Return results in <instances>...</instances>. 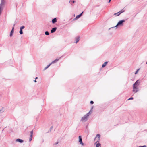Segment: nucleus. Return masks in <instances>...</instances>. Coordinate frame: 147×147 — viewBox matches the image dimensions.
<instances>
[{
    "instance_id": "f8f14e48",
    "label": "nucleus",
    "mask_w": 147,
    "mask_h": 147,
    "mask_svg": "<svg viewBox=\"0 0 147 147\" xmlns=\"http://www.w3.org/2000/svg\"><path fill=\"white\" fill-rule=\"evenodd\" d=\"M14 28L12 27V30H11V31L10 32V37L12 36V35H13V32H14Z\"/></svg>"
},
{
    "instance_id": "a878e982",
    "label": "nucleus",
    "mask_w": 147,
    "mask_h": 147,
    "mask_svg": "<svg viewBox=\"0 0 147 147\" xmlns=\"http://www.w3.org/2000/svg\"><path fill=\"white\" fill-rule=\"evenodd\" d=\"M93 106L92 107L91 109L90 110H91V111L90 112L91 113H92V110L93 109Z\"/></svg>"
},
{
    "instance_id": "9b49d317",
    "label": "nucleus",
    "mask_w": 147,
    "mask_h": 147,
    "mask_svg": "<svg viewBox=\"0 0 147 147\" xmlns=\"http://www.w3.org/2000/svg\"><path fill=\"white\" fill-rule=\"evenodd\" d=\"M57 28L56 27H54L52 28L51 30V33H53L55 32Z\"/></svg>"
},
{
    "instance_id": "412c9836",
    "label": "nucleus",
    "mask_w": 147,
    "mask_h": 147,
    "mask_svg": "<svg viewBox=\"0 0 147 147\" xmlns=\"http://www.w3.org/2000/svg\"><path fill=\"white\" fill-rule=\"evenodd\" d=\"M75 2V1L74 0H70L69 1V2L71 3V4H72L71 3L72 2V3H74Z\"/></svg>"
},
{
    "instance_id": "ddd939ff",
    "label": "nucleus",
    "mask_w": 147,
    "mask_h": 147,
    "mask_svg": "<svg viewBox=\"0 0 147 147\" xmlns=\"http://www.w3.org/2000/svg\"><path fill=\"white\" fill-rule=\"evenodd\" d=\"M57 21V19L56 18H54L52 19V22L53 24L55 23Z\"/></svg>"
},
{
    "instance_id": "c85d7f7f",
    "label": "nucleus",
    "mask_w": 147,
    "mask_h": 147,
    "mask_svg": "<svg viewBox=\"0 0 147 147\" xmlns=\"http://www.w3.org/2000/svg\"><path fill=\"white\" fill-rule=\"evenodd\" d=\"M146 145H144V146H142V147H146Z\"/></svg>"
},
{
    "instance_id": "4c0bfd02",
    "label": "nucleus",
    "mask_w": 147,
    "mask_h": 147,
    "mask_svg": "<svg viewBox=\"0 0 147 147\" xmlns=\"http://www.w3.org/2000/svg\"><path fill=\"white\" fill-rule=\"evenodd\" d=\"M1 111V110H0V111Z\"/></svg>"
},
{
    "instance_id": "aec40b11",
    "label": "nucleus",
    "mask_w": 147,
    "mask_h": 147,
    "mask_svg": "<svg viewBox=\"0 0 147 147\" xmlns=\"http://www.w3.org/2000/svg\"><path fill=\"white\" fill-rule=\"evenodd\" d=\"M24 28L25 26H22L20 27V29L22 30V29Z\"/></svg>"
},
{
    "instance_id": "bb28decb",
    "label": "nucleus",
    "mask_w": 147,
    "mask_h": 147,
    "mask_svg": "<svg viewBox=\"0 0 147 147\" xmlns=\"http://www.w3.org/2000/svg\"><path fill=\"white\" fill-rule=\"evenodd\" d=\"M58 141H57V142H56L54 144L55 145H56L57 144H58Z\"/></svg>"
},
{
    "instance_id": "c9c22d12",
    "label": "nucleus",
    "mask_w": 147,
    "mask_h": 147,
    "mask_svg": "<svg viewBox=\"0 0 147 147\" xmlns=\"http://www.w3.org/2000/svg\"><path fill=\"white\" fill-rule=\"evenodd\" d=\"M38 118H36V121H38Z\"/></svg>"
},
{
    "instance_id": "2eb2a0df",
    "label": "nucleus",
    "mask_w": 147,
    "mask_h": 147,
    "mask_svg": "<svg viewBox=\"0 0 147 147\" xmlns=\"http://www.w3.org/2000/svg\"><path fill=\"white\" fill-rule=\"evenodd\" d=\"M108 62L107 61H106L102 65V67L103 68L107 64Z\"/></svg>"
},
{
    "instance_id": "4468645a",
    "label": "nucleus",
    "mask_w": 147,
    "mask_h": 147,
    "mask_svg": "<svg viewBox=\"0 0 147 147\" xmlns=\"http://www.w3.org/2000/svg\"><path fill=\"white\" fill-rule=\"evenodd\" d=\"M76 43H78L80 40V37L79 36H78L76 38Z\"/></svg>"
},
{
    "instance_id": "0eeeda50",
    "label": "nucleus",
    "mask_w": 147,
    "mask_h": 147,
    "mask_svg": "<svg viewBox=\"0 0 147 147\" xmlns=\"http://www.w3.org/2000/svg\"><path fill=\"white\" fill-rule=\"evenodd\" d=\"M125 11L124 10H121L120 11H119L117 13H115L114 15H116L117 16H119L120 14H121L122 13L124 12Z\"/></svg>"
},
{
    "instance_id": "9d476101",
    "label": "nucleus",
    "mask_w": 147,
    "mask_h": 147,
    "mask_svg": "<svg viewBox=\"0 0 147 147\" xmlns=\"http://www.w3.org/2000/svg\"><path fill=\"white\" fill-rule=\"evenodd\" d=\"M16 141L17 142H18L19 143H22L23 142L24 140L22 139L18 138L16 139Z\"/></svg>"
},
{
    "instance_id": "f704fd0d",
    "label": "nucleus",
    "mask_w": 147,
    "mask_h": 147,
    "mask_svg": "<svg viewBox=\"0 0 147 147\" xmlns=\"http://www.w3.org/2000/svg\"><path fill=\"white\" fill-rule=\"evenodd\" d=\"M53 128V126H52L51 127V128L50 129H52Z\"/></svg>"
},
{
    "instance_id": "b1692460",
    "label": "nucleus",
    "mask_w": 147,
    "mask_h": 147,
    "mask_svg": "<svg viewBox=\"0 0 147 147\" xmlns=\"http://www.w3.org/2000/svg\"><path fill=\"white\" fill-rule=\"evenodd\" d=\"M133 97H131V98H129L128 99V100H133Z\"/></svg>"
},
{
    "instance_id": "39448f33",
    "label": "nucleus",
    "mask_w": 147,
    "mask_h": 147,
    "mask_svg": "<svg viewBox=\"0 0 147 147\" xmlns=\"http://www.w3.org/2000/svg\"><path fill=\"white\" fill-rule=\"evenodd\" d=\"M79 138V142L80 144H81L82 146L84 145V144L82 142V137L81 136H80L78 137Z\"/></svg>"
},
{
    "instance_id": "423d86ee",
    "label": "nucleus",
    "mask_w": 147,
    "mask_h": 147,
    "mask_svg": "<svg viewBox=\"0 0 147 147\" xmlns=\"http://www.w3.org/2000/svg\"><path fill=\"white\" fill-rule=\"evenodd\" d=\"M125 21V20H123L119 21L117 23V25L123 26V22Z\"/></svg>"
},
{
    "instance_id": "c756f323",
    "label": "nucleus",
    "mask_w": 147,
    "mask_h": 147,
    "mask_svg": "<svg viewBox=\"0 0 147 147\" xmlns=\"http://www.w3.org/2000/svg\"><path fill=\"white\" fill-rule=\"evenodd\" d=\"M119 25H117H117L116 26H115V27H117Z\"/></svg>"
},
{
    "instance_id": "72a5a7b5",
    "label": "nucleus",
    "mask_w": 147,
    "mask_h": 147,
    "mask_svg": "<svg viewBox=\"0 0 147 147\" xmlns=\"http://www.w3.org/2000/svg\"><path fill=\"white\" fill-rule=\"evenodd\" d=\"M109 0V2H110L111 0Z\"/></svg>"
},
{
    "instance_id": "e433bc0d",
    "label": "nucleus",
    "mask_w": 147,
    "mask_h": 147,
    "mask_svg": "<svg viewBox=\"0 0 147 147\" xmlns=\"http://www.w3.org/2000/svg\"><path fill=\"white\" fill-rule=\"evenodd\" d=\"M146 64H147V61L146 62Z\"/></svg>"
},
{
    "instance_id": "7c9ffc66",
    "label": "nucleus",
    "mask_w": 147,
    "mask_h": 147,
    "mask_svg": "<svg viewBox=\"0 0 147 147\" xmlns=\"http://www.w3.org/2000/svg\"><path fill=\"white\" fill-rule=\"evenodd\" d=\"M34 82H36V80H34Z\"/></svg>"
},
{
    "instance_id": "cd10ccee",
    "label": "nucleus",
    "mask_w": 147,
    "mask_h": 147,
    "mask_svg": "<svg viewBox=\"0 0 147 147\" xmlns=\"http://www.w3.org/2000/svg\"><path fill=\"white\" fill-rule=\"evenodd\" d=\"M15 24H13V27L14 28V26H15Z\"/></svg>"
},
{
    "instance_id": "1a4fd4ad",
    "label": "nucleus",
    "mask_w": 147,
    "mask_h": 147,
    "mask_svg": "<svg viewBox=\"0 0 147 147\" xmlns=\"http://www.w3.org/2000/svg\"><path fill=\"white\" fill-rule=\"evenodd\" d=\"M83 13V12H82L79 15H77L76 17V18H75L74 19V20H77L82 15V14Z\"/></svg>"
},
{
    "instance_id": "a211bd4d",
    "label": "nucleus",
    "mask_w": 147,
    "mask_h": 147,
    "mask_svg": "<svg viewBox=\"0 0 147 147\" xmlns=\"http://www.w3.org/2000/svg\"><path fill=\"white\" fill-rule=\"evenodd\" d=\"M19 33H20V34H21V35L22 34H23L22 30L20 29Z\"/></svg>"
},
{
    "instance_id": "393cba45",
    "label": "nucleus",
    "mask_w": 147,
    "mask_h": 147,
    "mask_svg": "<svg viewBox=\"0 0 147 147\" xmlns=\"http://www.w3.org/2000/svg\"><path fill=\"white\" fill-rule=\"evenodd\" d=\"M90 103V104H92L94 103V102L93 101H91Z\"/></svg>"
},
{
    "instance_id": "4be33fe9",
    "label": "nucleus",
    "mask_w": 147,
    "mask_h": 147,
    "mask_svg": "<svg viewBox=\"0 0 147 147\" xmlns=\"http://www.w3.org/2000/svg\"><path fill=\"white\" fill-rule=\"evenodd\" d=\"M139 70V69H137V71H136V72L135 73V74H137Z\"/></svg>"
},
{
    "instance_id": "20e7f679",
    "label": "nucleus",
    "mask_w": 147,
    "mask_h": 147,
    "mask_svg": "<svg viewBox=\"0 0 147 147\" xmlns=\"http://www.w3.org/2000/svg\"><path fill=\"white\" fill-rule=\"evenodd\" d=\"M5 1L4 0H1V4H0V9H1L5 5Z\"/></svg>"
},
{
    "instance_id": "7ed1b4c3",
    "label": "nucleus",
    "mask_w": 147,
    "mask_h": 147,
    "mask_svg": "<svg viewBox=\"0 0 147 147\" xmlns=\"http://www.w3.org/2000/svg\"><path fill=\"white\" fill-rule=\"evenodd\" d=\"M98 137V140L96 142V143H97L96 147H101V144L99 142V140L100 139V135L99 134H97L96 138Z\"/></svg>"
},
{
    "instance_id": "6e6552de",
    "label": "nucleus",
    "mask_w": 147,
    "mask_h": 147,
    "mask_svg": "<svg viewBox=\"0 0 147 147\" xmlns=\"http://www.w3.org/2000/svg\"><path fill=\"white\" fill-rule=\"evenodd\" d=\"M33 134V130H32L30 133V138L29 139V141L30 142L32 139Z\"/></svg>"
},
{
    "instance_id": "473e14b6",
    "label": "nucleus",
    "mask_w": 147,
    "mask_h": 147,
    "mask_svg": "<svg viewBox=\"0 0 147 147\" xmlns=\"http://www.w3.org/2000/svg\"><path fill=\"white\" fill-rule=\"evenodd\" d=\"M139 147H142V146H140Z\"/></svg>"
},
{
    "instance_id": "5701e85b",
    "label": "nucleus",
    "mask_w": 147,
    "mask_h": 147,
    "mask_svg": "<svg viewBox=\"0 0 147 147\" xmlns=\"http://www.w3.org/2000/svg\"><path fill=\"white\" fill-rule=\"evenodd\" d=\"M56 61H55V60H54V61H53L51 63H51V64H52V63H56Z\"/></svg>"
},
{
    "instance_id": "dca6fc26",
    "label": "nucleus",
    "mask_w": 147,
    "mask_h": 147,
    "mask_svg": "<svg viewBox=\"0 0 147 147\" xmlns=\"http://www.w3.org/2000/svg\"><path fill=\"white\" fill-rule=\"evenodd\" d=\"M51 65V63H50L48 65L45 67L44 69V70H45L47 69Z\"/></svg>"
},
{
    "instance_id": "f3484780",
    "label": "nucleus",
    "mask_w": 147,
    "mask_h": 147,
    "mask_svg": "<svg viewBox=\"0 0 147 147\" xmlns=\"http://www.w3.org/2000/svg\"><path fill=\"white\" fill-rule=\"evenodd\" d=\"M45 35L48 36L49 35V34L48 31H45Z\"/></svg>"
},
{
    "instance_id": "6ab92c4d",
    "label": "nucleus",
    "mask_w": 147,
    "mask_h": 147,
    "mask_svg": "<svg viewBox=\"0 0 147 147\" xmlns=\"http://www.w3.org/2000/svg\"><path fill=\"white\" fill-rule=\"evenodd\" d=\"M62 57L63 56L60 57L59 58L56 59H55V61L56 62H57L60 59H61Z\"/></svg>"
},
{
    "instance_id": "f03ea898",
    "label": "nucleus",
    "mask_w": 147,
    "mask_h": 147,
    "mask_svg": "<svg viewBox=\"0 0 147 147\" xmlns=\"http://www.w3.org/2000/svg\"><path fill=\"white\" fill-rule=\"evenodd\" d=\"M91 110H90L87 113L82 117L81 118V121L82 122L84 121H87L88 119V116L91 114Z\"/></svg>"
},
{
    "instance_id": "f257e3e1",
    "label": "nucleus",
    "mask_w": 147,
    "mask_h": 147,
    "mask_svg": "<svg viewBox=\"0 0 147 147\" xmlns=\"http://www.w3.org/2000/svg\"><path fill=\"white\" fill-rule=\"evenodd\" d=\"M140 82V80H138L133 84V91L134 92V93H136L139 91L138 86L139 85Z\"/></svg>"
},
{
    "instance_id": "2f4dec72",
    "label": "nucleus",
    "mask_w": 147,
    "mask_h": 147,
    "mask_svg": "<svg viewBox=\"0 0 147 147\" xmlns=\"http://www.w3.org/2000/svg\"><path fill=\"white\" fill-rule=\"evenodd\" d=\"M38 78L37 77H36L35 78V80H36Z\"/></svg>"
}]
</instances>
